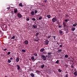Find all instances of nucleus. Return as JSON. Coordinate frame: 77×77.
<instances>
[{
  "label": "nucleus",
  "mask_w": 77,
  "mask_h": 77,
  "mask_svg": "<svg viewBox=\"0 0 77 77\" xmlns=\"http://www.w3.org/2000/svg\"><path fill=\"white\" fill-rule=\"evenodd\" d=\"M2 29L3 31H6V25H4L1 26Z\"/></svg>",
  "instance_id": "f257e3e1"
},
{
  "label": "nucleus",
  "mask_w": 77,
  "mask_h": 77,
  "mask_svg": "<svg viewBox=\"0 0 77 77\" xmlns=\"http://www.w3.org/2000/svg\"><path fill=\"white\" fill-rule=\"evenodd\" d=\"M41 58H42V59L44 60H45L46 59H47L46 57H45V56L44 55H41Z\"/></svg>",
  "instance_id": "f03ea898"
},
{
  "label": "nucleus",
  "mask_w": 77,
  "mask_h": 77,
  "mask_svg": "<svg viewBox=\"0 0 77 77\" xmlns=\"http://www.w3.org/2000/svg\"><path fill=\"white\" fill-rule=\"evenodd\" d=\"M17 16L19 18H22V15L21 14H20V13H17Z\"/></svg>",
  "instance_id": "7ed1b4c3"
},
{
  "label": "nucleus",
  "mask_w": 77,
  "mask_h": 77,
  "mask_svg": "<svg viewBox=\"0 0 77 77\" xmlns=\"http://www.w3.org/2000/svg\"><path fill=\"white\" fill-rule=\"evenodd\" d=\"M44 42L45 45H47L48 44V43H49V41L48 40H46L44 41Z\"/></svg>",
  "instance_id": "20e7f679"
},
{
  "label": "nucleus",
  "mask_w": 77,
  "mask_h": 77,
  "mask_svg": "<svg viewBox=\"0 0 77 77\" xmlns=\"http://www.w3.org/2000/svg\"><path fill=\"white\" fill-rule=\"evenodd\" d=\"M52 22H53L54 23H55L56 21L57 20V19H56V18L55 17H54L53 18H52Z\"/></svg>",
  "instance_id": "39448f33"
},
{
  "label": "nucleus",
  "mask_w": 77,
  "mask_h": 77,
  "mask_svg": "<svg viewBox=\"0 0 77 77\" xmlns=\"http://www.w3.org/2000/svg\"><path fill=\"white\" fill-rule=\"evenodd\" d=\"M36 72L38 75H40V74H41V72L38 70H37Z\"/></svg>",
  "instance_id": "423d86ee"
},
{
  "label": "nucleus",
  "mask_w": 77,
  "mask_h": 77,
  "mask_svg": "<svg viewBox=\"0 0 77 77\" xmlns=\"http://www.w3.org/2000/svg\"><path fill=\"white\" fill-rule=\"evenodd\" d=\"M24 43L26 45H27L29 44V42L27 40H25L24 42Z\"/></svg>",
  "instance_id": "0eeeda50"
},
{
  "label": "nucleus",
  "mask_w": 77,
  "mask_h": 77,
  "mask_svg": "<svg viewBox=\"0 0 77 77\" xmlns=\"http://www.w3.org/2000/svg\"><path fill=\"white\" fill-rule=\"evenodd\" d=\"M35 41H36V42H38L39 41V38L37 37L36 38H35L34 39Z\"/></svg>",
  "instance_id": "6e6552de"
},
{
  "label": "nucleus",
  "mask_w": 77,
  "mask_h": 77,
  "mask_svg": "<svg viewBox=\"0 0 77 77\" xmlns=\"http://www.w3.org/2000/svg\"><path fill=\"white\" fill-rule=\"evenodd\" d=\"M59 32L60 34L61 35H62L63 34V31H59Z\"/></svg>",
  "instance_id": "1a4fd4ad"
},
{
  "label": "nucleus",
  "mask_w": 77,
  "mask_h": 77,
  "mask_svg": "<svg viewBox=\"0 0 77 77\" xmlns=\"http://www.w3.org/2000/svg\"><path fill=\"white\" fill-rule=\"evenodd\" d=\"M47 17H48V18L50 19L51 18V15L50 14H48L47 15Z\"/></svg>",
  "instance_id": "9d476101"
},
{
  "label": "nucleus",
  "mask_w": 77,
  "mask_h": 77,
  "mask_svg": "<svg viewBox=\"0 0 77 77\" xmlns=\"http://www.w3.org/2000/svg\"><path fill=\"white\" fill-rule=\"evenodd\" d=\"M33 27L34 29H36V28H37V27H38V26L36 25H33Z\"/></svg>",
  "instance_id": "9b49d317"
},
{
  "label": "nucleus",
  "mask_w": 77,
  "mask_h": 77,
  "mask_svg": "<svg viewBox=\"0 0 77 77\" xmlns=\"http://www.w3.org/2000/svg\"><path fill=\"white\" fill-rule=\"evenodd\" d=\"M14 13H17V12H18V9L17 8L15 9L14 10Z\"/></svg>",
  "instance_id": "f8f14e48"
},
{
  "label": "nucleus",
  "mask_w": 77,
  "mask_h": 77,
  "mask_svg": "<svg viewBox=\"0 0 77 77\" xmlns=\"http://www.w3.org/2000/svg\"><path fill=\"white\" fill-rule=\"evenodd\" d=\"M63 27H65L66 26V23H65V22H63Z\"/></svg>",
  "instance_id": "ddd939ff"
},
{
  "label": "nucleus",
  "mask_w": 77,
  "mask_h": 77,
  "mask_svg": "<svg viewBox=\"0 0 77 77\" xmlns=\"http://www.w3.org/2000/svg\"><path fill=\"white\" fill-rule=\"evenodd\" d=\"M17 69H18V70H19V69H20V66H19V65H17Z\"/></svg>",
  "instance_id": "4468645a"
},
{
  "label": "nucleus",
  "mask_w": 77,
  "mask_h": 77,
  "mask_svg": "<svg viewBox=\"0 0 77 77\" xmlns=\"http://www.w3.org/2000/svg\"><path fill=\"white\" fill-rule=\"evenodd\" d=\"M74 75H75V76H77V71L75 72H74V73L73 74Z\"/></svg>",
  "instance_id": "2eb2a0df"
},
{
  "label": "nucleus",
  "mask_w": 77,
  "mask_h": 77,
  "mask_svg": "<svg viewBox=\"0 0 77 77\" xmlns=\"http://www.w3.org/2000/svg\"><path fill=\"white\" fill-rule=\"evenodd\" d=\"M31 59L32 61H35V58H34V56H32L31 57Z\"/></svg>",
  "instance_id": "dca6fc26"
},
{
  "label": "nucleus",
  "mask_w": 77,
  "mask_h": 77,
  "mask_svg": "<svg viewBox=\"0 0 77 77\" xmlns=\"http://www.w3.org/2000/svg\"><path fill=\"white\" fill-rule=\"evenodd\" d=\"M39 16L40 17L38 18V20H42V16H41V15H39Z\"/></svg>",
  "instance_id": "f3484780"
},
{
  "label": "nucleus",
  "mask_w": 77,
  "mask_h": 77,
  "mask_svg": "<svg viewBox=\"0 0 77 77\" xmlns=\"http://www.w3.org/2000/svg\"><path fill=\"white\" fill-rule=\"evenodd\" d=\"M44 50V48H43L41 49L40 51H41V52H43Z\"/></svg>",
  "instance_id": "a211bd4d"
},
{
  "label": "nucleus",
  "mask_w": 77,
  "mask_h": 77,
  "mask_svg": "<svg viewBox=\"0 0 77 77\" xmlns=\"http://www.w3.org/2000/svg\"><path fill=\"white\" fill-rule=\"evenodd\" d=\"M30 75L32 77H34V76H35V75H34V74H33V73H31L30 74Z\"/></svg>",
  "instance_id": "6ab92c4d"
},
{
  "label": "nucleus",
  "mask_w": 77,
  "mask_h": 77,
  "mask_svg": "<svg viewBox=\"0 0 77 77\" xmlns=\"http://www.w3.org/2000/svg\"><path fill=\"white\" fill-rule=\"evenodd\" d=\"M65 15V17L66 18H68V17H69V15H68V14H66Z\"/></svg>",
  "instance_id": "aec40b11"
},
{
  "label": "nucleus",
  "mask_w": 77,
  "mask_h": 77,
  "mask_svg": "<svg viewBox=\"0 0 77 77\" xmlns=\"http://www.w3.org/2000/svg\"><path fill=\"white\" fill-rule=\"evenodd\" d=\"M19 60H20L19 59V58L17 57L16 58V62H18Z\"/></svg>",
  "instance_id": "412c9836"
},
{
  "label": "nucleus",
  "mask_w": 77,
  "mask_h": 77,
  "mask_svg": "<svg viewBox=\"0 0 77 77\" xmlns=\"http://www.w3.org/2000/svg\"><path fill=\"white\" fill-rule=\"evenodd\" d=\"M68 21H69V19H66L65 20V22H66V23H68Z\"/></svg>",
  "instance_id": "4be33fe9"
},
{
  "label": "nucleus",
  "mask_w": 77,
  "mask_h": 77,
  "mask_svg": "<svg viewBox=\"0 0 77 77\" xmlns=\"http://www.w3.org/2000/svg\"><path fill=\"white\" fill-rule=\"evenodd\" d=\"M75 27H73L72 29V31H74V30H75Z\"/></svg>",
  "instance_id": "5701e85b"
},
{
  "label": "nucleus",
  "mask_w": 77,
  "mask_h": 77,
  "mask_svg": "<svg viewBox=\"0 0 77 77\" xmlns=\"http://www.w3.org/2000/svg\"><path fill=\"white\" fill-rule=\"evenodd\" d=\"M77 25V24L76 23H75V24L73 25V27H75Z\"/></svg>",
  "instance_id": "b1692460"
},
{
  "label": "nucleus",
  "mask_w": 77,
  "mask_h": 77,
  "mask_svg": "<svg viewBox=\"0 0 77 77\" xmlns=\"http://www.w3.org/2000/svg\"><path fill=\"white\" fill-rule=\"evenodd\" d=\"M62 51V49H59L58 51V53H59L60 52H61Z\"/></svg>",
  "instance_id": "393cba45"
},
{
  "label": "nucleus",
  "mask_w": 77,
  "mask_h": 77,
  "mask_svg": "<svg viewBox=\"0 0 77 77\" xmlns=\"http://www.w3.org/2000/svg\"><path fill=\"white\" fill-rule=\"evenodd\" d=\"M34 11H31V14L32 15H34Z\"/></svg>",
  "instance_id": "a878e982"
},
{
  "label": "nucleus",
  "mask_w": 77,
  "mask_h": 77,
  "mask_svg": "<svg viewBox=\"0 0 77 77\" xmlns=\"http://www.w3.org/2000/svg\"><path fill=\"white\" fill-rule=\"evenodd\" d=\"M15 36H13L11 38V39H15Z\"/></svg>",
  "instance_id": "bb28decb"
},
{
  "label": "nucleus",
  "mask_w": 77,
  "mask_h": 77,
  "mask_svg": "<svg viewBox=\"0 0 77 77\" xmlns=\"http://www.w3.org/2000/svg\"><path fill=\"white\" fill-rule=\"evenodd\" d=\"M51 36L50 35H48V36L47 37V38H48V39H49V38H50V37H51Z\"/></svg>",
  "instance_id": "cd10ccee"
},
{
  "label": "nucleus",
  "mask_w": 77,
  "mask_h": 77,
  "mask_svg": "<svg viewBox=\"0 0 77 77\" xmlns=\"http://www.w3.org/2000/svg\"><path fill=\"white\" fill-rule=\"evenodd\" d=\"M56 63L59 64V60H57L55 62Z\"/></svg>",
  "instance_id": "c85d7f7f"
},
{
  "label": "nucleus",
  "mask_w": 77,
  "mask_h": 77,
  "mask_svg": "<svg viewBox=\"0 0 77 77\" xmlns=\"http://www.w3.org/2000/svg\"><path fill=\"white\" fill-rule=\"evenodd\" d=\"M65 57H66V58H68V55H66L65 56Z\"/></svg>",
  "instance_id": "c756f323"
},
{
  "label": "nucleus",
  "mask_w": 77,
  "mask_h": 77,
  "mask_svg": "<svg viewBox=\"0 0 77 77\" xmlns=\"http://www.w3.org/2000/svg\"><path fill=\"white\" fill-rule=\"evenodd\" d=\"M52 38H54V40H55V39H56V36H53Z\"/></svg>",
  "instance_id": "7c9ffc66"
},
{
  "label": "nucleus",
  "mask_w": 77,
  "mask_h": 77,
  "mask_svg": "<svg viewBox=\"0 0 77 77\" xmlns=\"http://www.w3.org/2000/svg\"><path fill=\"white\" fill-rule=\"evenodd\" d=\"M34 56H38V54H37L36 53H34Z\"/></svg>",
  "instance_id": "2f4dec72"
},
{
  "label": "nucleus",
  "mask_w": 77,
  "mask_h": 77,
  "mask_svg": "<svg viewBox=\"0 0 77 77\" xmlns=\"http://www.w3.org/2000/svg\"><path fill=\"white\" fill-rule=\"evenodd\" d=\"M8 63H11V61L10 60H8Z\"/></svg>",
  "instance_id": "473e14b6"
},
{
  "label": "nucleus",
  "mask_w": 77,
  "mask_h": 77,
  "mask_svg": "<svg viewBox=\"0 0 77 77\" xmlns=\"http://www.w3.org/2000/svg\"><path fill=\"white\" fill-rule=\"evenodd\" d=\"M44 64H42V65H41V68H43L44 67Z\"/></svg>",
  "instance_id": "72a5a7b5"
},
{
  "label": "nucleus",
  "mask_w": 77,
  "mask_h": 77,
  "mask_svg": "<svg viewBox=\"0 0 77 77\" xmlns=\"http://www.w3.org/2000/svg\"><path fill=\"white\" fill-rule=\"evenodd\" d=\"M19 6H20L23 7V5H22V3H20L19 4Z\"/></svg>",
  "instance_id": "f704fd0d"
},
{
  "label": "nucleus",
  "mask_w": 77,
  "mask_h": 77,
  "mask_svg": "<svg viewBox=\"0 0 77 77\" xmlns=\"http://www.w3.org/2000/svg\"><path fill=\"white\" fill-rule=\"evenodd\" d=\"M65 66H66V67L67 68H68V65L66 64L65 65Z\"/></svg>",
  "instance_id": "c9c22d12"
},
{
  "label": "nucleus",
  "mask_w": 77,
  "mask_h": 77,
  "mask_svg": "<svg viewBox=\"0 0 77 77\" xmlns=\"http://www.w3.org/2000/svg\"><path fill=\"white\" fill-rule=\"evenodd\" d=\"M38 35H39V33H36L35 34V36H38Z\"/></svg>",
  "instance_id": "e433bc0d"
},
{
  "label": "nucleus",
  "mask_w": 77,
  "mask_h": 77,
  "mask_svg": "<svg viewBox=\"0 0 77 77\" xmlns=\"http://www.w3.org/2000/svg\"><path fill=\"white\" fill-rule=\"evenodd\" d=\"M22 51L24 53H26V50H25L23 49V50H22Z\"/></svg>",
  "instance_id": "4c0bfd02"
},
{
  "label": "nucleus",
  "mask_w": 77,
  "mask_h": 77,
  "mask_svg": "<svg viewBox=\"0 0 77 77\" xmlns=\"http://www.w3.org/2000/svg\"><path fill=\"white\" fill-rule=\"evenodd\" d=\"M32 20H33V21H36V19L35 18H33L32 19Z\"/></svg>",
  "instance_id": "58836bf2"
},
{
  "label": "nucleus",
  "mask_w": 77,
  "mask_h": 77,
  "mask_svg": "<svg viewBox=\"0 0 77 77\" xmlns=\"http://www.w3.org/2000/svg\"><path fill=\"white\" fill-rule=\"evenodd\" d=\"M58 71H59V72H62V70H60V69H59Z\"/></svg>",
  "instance_id": "ea45409f"
},
{
  "label": "nucleus",
  "mask_w": 77,
  "mask_h": 77,
  "mask_svg": "<svg viewBox=\"0 0 77 77\" xmlns=\"http://www.w3.org/2000/svg\"><path fill=\"white\" fill-rule=\"evenodd\" d=\"M38 12V11L35 10V14H36Z\"/></svg>",
  "instance_id": "a19ab883"
},
{
  "label": "nucleus",
  "mask_w": 77,
  "mask_h": 77,
  "mask_svg": "<svg viewBox=\"0 0 77 77\" xmlns=\"http://www.w3.org/2000/svg\"><path fill=\"white\" fill-rule=\"evenodd\" d=\"M11 54V52H8V55H9V54Z\"/></svg>",
  "instance_id": "79ce46f5"
},
{
  "label": "nucleus",
  "mask_w": 77,
  "mask_h": 77,
  "mask_svg": "<svg viewBox=\"0 0 77 77\" xmlns=\"http://www.w3.org/2000/svg\"><path fill=\"white\" fill-rule=\"evenodd\" d=\"M29 20H30V19H29V18H27L26 19V21H29Z\"/></svg>",
  "instance_id": "37998d69"
},
{
  "label": "nucleus",
  "mask_w": 77,
  "mask_h": 77,
  "mask_svg": "<svg viewBox=\"0 0 77 77\" xmlns=\"http://www.w3.org/2000/svg\"><path fill=\"white\" fill-rule=\"evenodd\" d=\"M48 54L49 55H50V54H51V52H50V53H48Z\"/></svg>",
  "instance_id": "c03bdc74"
},
{
  "label": "nucleus",
  "mask_w": 77,
  "mask_h": 77,
  "mask_svg": "<svg viewBox=\"0 0 77 77\" xmlns=\"http://www.w3.org/2000/svg\"><path fill=\"white\" fill-rule=\"evenodd\" d=\"M68 74H66L65 77H68Z\"/></svg>",
  "instance_id": "a18cd8bd"
},
{
  "label": "nucleus",
  "mask_w": 77,
  "mask_h": 77,
  "mask_svg": "<svg viewBox=\"0 0 77 77\" xmlns=\"http://www.w3.org/2000/svg\"><path fill=\"white\" fill-rule=\"evenodd\" d=\"M11 14H12V15H14V12L13 11H12L11 12Z\"/></svg>",
  "instance_id": "49530a36"
},
{
  "label": "nucleus",
  "mask_w": 77,
  "mask_h": 77,
  "mask_svg": "<svg viewBox=\"0 0 77 77\" xmlns=\"http://www.w3.org/2000/svg\"><path fill=\"white\" fill-rule=\"evenodd\" d=\"M58 27H59V28H60V27H62V26L59 25V26H58Z\"/></svg>",
  "instance_id": "de8ad7c7"
},
{
  "label": "nucleus",
  "mask_w": 77,
  "mask_h": 77,
  "mask_svg": "<svg viewBox=\"0 0 77 77\" xmlns=\"http://www.w3.org/2000/svg\"><path fill=\"white\" fill-rule=\"evenodd\" d=\"M71 67L72 68H74V66L73 65H72L71 66Z\"/></svg>",
  "instance_id": "09e8293b"
},
{
  "label": "nucleus",
  "mask_w": 77,
  "mask_h": 77,
  "mask_svg": "<svg viewBox=\"0 0 77 77\" xmlns=\"http://www.w3.org/2000/svg\"><path fill=\"white\" fill-rule=\"evenodd\" d=\"M62 47V44H61V45H60V47Z\"/></svg>",
  "instance_id": "8fccbe9b"
},
{
  "label": "nucleus",
  "mask_w": 77,
  "mask_h": 77,
  "mask_svg": "<svg viewBox=\"0 0 77 77\" xmlns=\"http://www.w3.org/2000/svg\"><path fill=\"white\" fill-rule=\"evenodd\" d=\"M4 51H6V50H7V48H5V49L3 50Z\"/></svg>",
  "instance_id": "3c124183"
},
{
  "label": "nucleus",
  "mask_w": 77,
  "mask_h": 77,
  "mask_svg": "<svg viewBox=\"0 0 77 77\" xmlns=\"http://www.w3.org/2000/svg\"><path fill=\"white\" fill-rule=\"evenodd\" d=\"M10 9V7H8V8H7V9L9 10V9Z\"/></svg>",
  "instance_id": "603ef678"
},
{
  "label": "nucleus",
  "mask_w": 77,
  "mask_h": 77,
  "mask_svg": "<svg viewBox=\"0 0 77 77\" xmlns=\"http://www.w3.org/2000/svg\"><path fill=\"white\" fill-rule=\"evenodd\" d=\"M10 60H13V58L12 57H11L10 58Z\"/></svg>",
  "instance_id": "864d4df0"
},
{
  "label": "nucleus",
  "mask_w": 77,
  "mask_h": 77,
  "mask_svg": "<svg viewBox=\"0 0 77 77\" xmlns=\"http://www.w3.org/2000/svg\"><path fill=\"white\" fill-rule=\"evenodd\" d=\"M44 2H45V3H46L47 2V1L46 0H45L44 1Z\"/></svg>",
  "instance_id": "5fc2aeb1"
},
{
  "label": "nucleus",
  "mask_w": 77,
  "mask_h": 77,
  "mask_svg": "<svg viewBox=\"0 0 77 77\" xmlns=\"http://www.w3.org/2000/svg\"><path fill=\"white\" fill-rule=\"evenodd\" d=\"M57 44H58V45H59V44L58 42H57Z\"/></svg>",
  "instance_id": "6e6d98bb"
},
{
  "label": "nucleus",
  "mask_w": 77,
  "mask_h": 77,
  "mask_svg": "<svg viewBox=\"0 0 77 77\" xmlns=\"http://www.w3.org/2000/svg\"><path fill=\"white\" fill-rule=\"evenodd\" d=\"M57 23H59V21H57Z\"/></svg>",
  "instance_id": "4d7b16f0"
},
{
  "label": "nucleus",
  "mask_w": 77,
  "mask_h": 77,
  "mask_svg": "<svg viewBox=\"0 0 77 77\" xmlns=\"http://www.w3.org/2000/svg\"><path fill=\"white\" fill-rule=\"evenodd\" d=\"M9 42H12V41H9Z\"/></svg>",
  "instance_id": "13d9d810"
},
{
  "label": "nucleus",
  "mask_w": 77,
  "mask_h": 77,
  "mask_svg": "<svg viewBox=\"0 0 77 77\" xmlns=\"http://www.w3.org/2000/svg\"><path fill=\"white\" fill-rule=\"evenodd\" d=\"M15 19H17V17H15Z\"/></svg>",
  "instance_id": "bf43d9fd"
},
{
  "label": "nucleus",
  "mask_w": 77,
  "mask_h": 77,
  "mask_svg": "<svg viewBox=\"0 0 77 77\" xmlns=\"http://www.w3.org/2000/svg\"><path fill=\"white\" fill-rule=\"evenodd\" d=\"M25 70H26V68H25Z\"/></svg>",
  "instance_id": "052dcab7"
},
{
  "label": "nucleus",
  "mask_w": 77,
  "mask_h": 77,
  "mask_svg": "<svg viewBox=\"0 0 77 77\" xmlns=\"http://www.w3.org/2000/svg\"><path fill=\"white\" fill-rule=\"evenodd\" d=\"M13 44V42L12 43H11V44Z\"/></svg>",
  "instance_id": "680f3d73"
},
{
  "label": "nucleus",
  "mask_w": 77,
  "mask_h": 77,
  "mask_svg": "<svg viewBox=\"0 0 77 77\" xmlns=\"http://www.w3.org/2000/svg\"><path fill=\"white\" fill-rule=\"evenodd\" d=\"M66 73H68V72H66Z\"/></svg>",
  "instance_id": "e2e57ef3"
},
{
  "label": "nucleus",
  "mask_w": 77,
  "mask_h": 77,
  "mask_svg": "<svg viewBox=\"0 0 77 77\" xmlns=\"http://www.w3.org/2000/svg\"><path fill=\"white\" fill-rule=\"evenodd\" d=\"M43 54H45V53H44Z\"/></svg>",
  "instance_id": "0e129e2a"
},
{
  "label": "nucleus",
  "mask_w": 77,
  "mask_h": 77,
  "mask_svg": "<svg viewBox=\"0 0 77 77\" xmlns=\"http://www.w3.org/2000/svg\"><path fill=\"white\" fill-rule=\"evenodd\" d=\"M40 4H41L40 3L39 4V5H40Z\"/></svg>",
  "instance_id": "69168bd1"
},
{
  "label": "nucleus",
  "mask_w": 77,
  "mask_h": 77,
  "mask_svg": "<svg viewBox=\"0 0 77 77\" xmlns=\"http://www.w3.org/2000/svg\"><path fill=\"white\" fill-rule=\"evenodd\" d=\"M46 57H47V56H46Z\"/></svg>",
  "instance_id": "338daca9"
},
{
  "label": "nucleus",
  "mask_w": 77,
  "mask_h": 77,
  "mask_svg": "<svg viewBox=\"0 0 77 77\" xmlns=\"http://www.w3.org/2000/svg\"><path fill=\"white\" fill-rule=\"evenodd\" d=\"M40 77H42V76H41Z\"/></svg>",
  "instance_id": "774afa93"
}]
</instances>
